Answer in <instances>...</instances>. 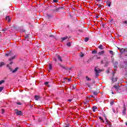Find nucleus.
Returning <instances> with one entry per match:
<instances>
[{
    "label": "nucleus",
    "instance_id": "nucleus-1",
    "mask_svg": "<svg viewBox=\"0 0 127 127\" xmlns=\"http://www.w3.org/2000/svg\"><path fill=\"white\" fill-rule=\"evenodd\" d=\"M120 89V86L119 85H114L112 87V94H114V91H118L119 89Z\"/></svg>",
    "mask_w": 127,
    "mask_h": 127
},
{
    "label": "nucleus",
    "instance_id": "nucleus-2",
    "mask_svg": "<svg viewBox=\"0 0 127 127\" xmlns=\"http://www.w3.org/2000/svg\"><path fill=\"white\" fill-rule=\"evenodd\" d=\"M94 71H95V74L96 75H98V74H99V73H100V72H101V70L99 68H97L96 67L94 69Z\"/></svg>",
    "mask_w": 127,
    "mask_h": 127
},
{
    "label": "nucleus",
    "instance_id": "nucleus-3",
    "mask_svg": "<svg viewBox=\"0 0 127 127\" xmlns=\"http://www.w3.org/2000/svg\"><path fill=\"white\" fill-rule=\"evenodd\" d=\"M16 115H18V116H22V112H21V111H17L16 112Z\"/></svg>",
    "mask_w": 127,
    "mask_h": 127
},
{
    "label": "nucleus",
    "instance_id": "nucleus-4",
    "mask_svg": "<svg viewBox=\"0 0 127 127\" xmlns=\"http://www.w3.org/2000/svg\"><path fill=\"white\" fill-rule=\"evenodd\" d=\"M104 53H105V51H101V52H99L98 53V54H99V55H103V54H104Z\"/></svg>",
    "mask_w": 127,
    "mask_h": 127
},
{
    "label": "nucleus",
    "instance_id": "nucleus-5",
    "mask_svg": "<svg viewBox=\"0 0 127 127\" xmlns=\"http://www.w3.org/2000/svg\"><path fill=\"white\" fill-rule=\"evenodd\" d=\"M40 98V97L37 95L35 96V99L36 101H38V100H39V99Z\"/></svg>",
    "mask_w": 127,
    "mask_h": 127
},
{
    "label": "nucleus",
    "instance_id": "nucleus-6",
    "mask_svg": "<svg viewBox=\"0 0 127 127\" xmlns=\"http://www.w3.org/2000/svg\"><path fill=\"white\" fill-rule=\"evenodd\" d=\"M6 20H7L8 22H10V19L9 18V16L6 17Z\"/></svg>",
    "mask_w": 127,
    "mask_h": 127
},
{
    "label": "nucleus",
    "instance_id": "nucleus-7",
    "mask_svg": "<svg viewBox=\"0 0 127 127\" xmlns=\"http://www.w3.org/2000/svg\"><path fill=\"white\" fill-rule=\"evenodd\" d=\"M5 65V63H3V62H1L0 63V67H2V66Z\"/></svg>",
    "mask_w": 127,
    "mask_h": 127
},
{
    "label": "nucleus",
    "instance_id": "nucleus-8",
    "mask_svg": "<svg viewBox=\"0 0 127 127\" xmlns=\"http://www.w3.org/2000/svg\"><path fill=\"white\" fill-rule=\"evenodd\" d=\"M98 48L99 49H101V50H103V49H104V47H103V45H100L99 47Z\"/></svg>",
    "mask_w": 127,
    "mask_h": 127
},
{
    "label": "nucleus",
    "instance_id": "nucleus-9",
    "mask_svg": "<svg viewBox=\"0 0 127 127\" xmlns=\"http://www.w3.org/2000/svg\"><path fill=\"white\" fill-rule=\"evenodd\" d=\"M57 58H58V59H59V60H60V61H62V59H61V57L57 55Z\"/></svg>",
    "mask_w": 127,
    "mask_h": 127
},
{
    "label": "nucleus",
    "instance_id": "nucleus-10",
    "mask_svg": "<svg viewBox=\"0 0 127 127\" xmlns=\"http://www.w3.org/2000/svg\"><path fill=\"white\" fill-rule=\"evenodd\" d=\"M112 80L113 82H117V81L118 80V78H112Z\"/></svg>",
    "mask_w": 127,
    "mask_h": 127
},
{
    "label": "nucleus",
    "instance_id": "nucleus-11",
    "mask_svg": "<svg viewBox=\"0 0 127 127\" xmlns=\"http://www.w3.org/2000/svg\"><path fill=\"white\" fill-rule=\"evenodd\" d=\"M97 107L94 106L92 109L93 112H96V110H97Z\"/></svg>",
    "mask_w": 127,
    "mask_h": 127
},
{
    "label": "nucleus",
    "instance_id": "nucleus-12",
    "mask_svg": "<svg viewBox=\"0 0 127 127\" xmlns=\"http://www.w3.org/2000/svg\"><path fill=\"white\" fill-rule=\"evenodd\" d=\"M18 69V67H16L15 69H14L12 71V73H15L17 71V69Z\"/></svg>",
    "mask_w": 127,
    "mask_h": 127
},
{
    "label": "nucleus",
    "instance_id": "nucleus-13",
    "mask_svg": "<svg viewBox=\"0 0 127 127\" xmlns=\"http://www.w3.org/2000/svg\"><path fill=\"white\" fill-rule=\"evenodd\" d=\"M49 70H52V65L51 64H50L49 65Z\"/></svg>",
    "mask_w": 127,
    "mask_h": 127
},
{
    "label": "nucleus",
    "instance_id": "nucleus-14",
    "mask_svg": "<svg viewBox=\"0 0 127 127\" xmlns=\"http://www.w3.org/2000/svg\"><path fill=\"white\" fill-rule=\"evenodd\" d=\"M14 58H15V56L12 57L11 59H9V61H12V60H13V59H14Z\"/></svg>",
    "mask_w": 127,
    "mask_h": 127
},
{
    "label": "nucleus",
    "instance_id": "nucleus-15",
    "mask_svg": "<svg viewBox=\"0 0 127 127\" xmlns=\"http://www.w3.org/2000/svg\"><path fill=\"white\" fill-rule=\"evenodd\" d=\"M120 52H121V53H124V52H125V49H122L120 50Z\"/></svg>",
    "mask_w": 127,
    "mask_h": 127
},
{
    "label": "nucleus",
    "instance_id": "nucleus-16",
    "mask_svg": "<svg viewBox=\"0 0 127 127\" xmlns=\"http://www.w3.org/2000/svg\"><path fill=\"white\" fill-rule=\"evenodd\" d=\"M79 56L80 57H84V54H83V53H81L79 55Z\"/></svg>",
    "mask_w": 127,
    "mask_h": 127
},
{
    "label": "nucleus",
    "instance_id": "nucleus-17",
    "mask_svg": "<svg viewBox=\"0 0 127 127\" xmlns=\"http://www.w3.org/2000/svg\"><path fill=\"white\" fill-rule=\"evenodd\" d=\"M89 41V38H85L84 39V41H85V42H87Z\"/></svg>",
    "mask_w": 127,
    "mask_h": 127
},
{
    "label": "nucleus",
    "instance_id": "nucleus-18",
    "mask_svg": "<svg viewBox=\"0 0 127 127\" xmlns=\"http://www.w3.org/2000/svg\"><path fill=\"white\" fill-rule=\"evenodd\" d=\"M67 38H68V37H64L62 38V40H63V41L64 40H66V39H67Z\"/></svg>",
    "mask_w": 127,
    "mask_h": 127
},
{
    "label": "nucleus",
    "instance_id": "nucleus-19",
    "mask_svg": "<svg viewBox=\"0 0 127 127\" xmlns=\"http://www.w3.org/2000/svg\"><path fill=\"white\" fill-rule=\"evenodd\" d=\"M109 53H110V54H111L112 55H114V52H113V51H110Z\"/></svg>",
    "mask_w": 127,
    "mask_h": 127
},
{
    "label": "nucleus",
    "instance_id": "nucleus-20",
    "mask_svg": "<svg viewBox=\"0 0 127 127\" xmlns=\"http://www.w3.org/2000/svg\"><path fill=\"white\" fill-rule=\"evenodd\" d=\"M126 111H127V110L126 109L123 110V113L124 115L126 114Z\"/></svg>",
    "mask_w": 127,
    "mask_h": 127
},
{
    "label": "nucleus",
    "instance_id": "nucleus-21",
    "mask_svg": "<svg viewBox=\"0 0 127 127\" xmlns=\"http://www.w3.org/2000/svg\"><path fill=\"white\" fill-rule=\"evenodd\" d=\"M3 90V87H0V92H1Z\"/></svg>",
    "mask_w": 127,
    "mask_h": 127
},
{
    "label": "nucleus",
    "instance_id": "nucleus-22",
    "mask_svg": "<svg viewBox=\"0 0 127 127\" xmlns=\"http://www.w3.org/2000/svg\"><path fill=\"white\" fill-rule=\"evenodd\" d=\"M92 54H95V53H97V51H93L92 52Z\"/></svg>",
    "mask_w": 127,
    "mask_h": 127
},
{
    "label": "nucleus",
    "instance_id": "nucleus-23",
    "mask_svg": "<svg viewBox=\"0 0 127 127\" xmlns=\"http://www.w3.org/2000/svg\"><path fill=\"white\" fill-rule=\"evenodd\" d=\"M2 83H4V80L0 81V85H1V84H2Z\"/></svg>",
    "mask_w": 127,
    "mask_h": 127
},
{
    "label": "nucleus",
    "instance_id": "nucleus-24",
    "mask_svg": "<svg viewBox=\"0 0 127 127\" xmlns=\"http://www.w3.org/2000/svg\"><path fill=\"white\" fill-rule=\"evenodd\" d=\"M86 80H87V81H90V80H91V79H90V78H89L88 76H87V77H86Z\"/></svg>",
    "mask_w": 127,
    "mask_h": 127
},
{
    "label": "nucleus",
    "instance_id": "nucleus-25",
    "mask_svg": "<svg viewBox=\"0 0 127 127\" xmlns=\"http://www.w3.org/2000/svg\"><path fill=\"white\" fill-rule=\"evenodd\" d=\"M67 46H71V43H68L67 44Z\"/></svg>",
    "mask_w": 127,
    "mask_h": 127
},
{
    "label": "nucleus",
    "instance_id": "nucleus-26",
    "mask_svg": "<svg viewBox=\"0 0 127 127\" xmlns=\"http://www.w3.org/2000/svg\"><path fill=\"white\" fill-rule=\"evenodd\" d=\"M53 2H58V0H53Z\"/></svg>",
    "mask_w": 127,
    "mask_h": 127
},
{
    "label": "nucleus",
    "instance_id": "nucleus-27",
    "mask_svg": "<svg viewBox=\"0 0 127 127\" xmlns=\"http://www.w3.org/2000/svg\"><path fill=\"white\" fill-rule=\"evenodd\" d=\"M86 86H87V87H90V84L87 83V84H86Z\"/></svg>",
    "mask_w": 127,
    "mask_h": 127
},
{
    "label": "nucleus",
    "instance_id": "nucleus-28",
    "mask_svg": "<svg viewBox=\"0 0 127 127\" xmlns=\"http://www.w3.org/2000/svg\"><path fill=\"white\" fill-rule=\"evenodd\" d=\"M99 120H101V121H103V118L100 117H99Z\"/></svg>",
    "mask_w": 127,
    "mask_h": 127
},
{
    "label": "nucleus",
    "instance_id": "nucleus-29",
    "mask_svg": "<svg viewBox=\"0 0 127 127\" xmlns=\"http://www.w3.org/2000/svg\"><path fill=\"white\" fill-rule=\"evenodd\" d=\"M48 82H45V85H48Z\"/></svg>",
    "mask_w": 127,
    "mask_h": 127
},
{
    "label": "nucleus",
    "instance_id": "nucleus-30",
    "mask_svg": "<svg viewBox=\"0 0 127 127\" xmlns=\"http://www.w3.org/2000/svg\"><path fill=\"white\" fill-rule=\"evenodd\" d=\"M67 81L68 82H70V81H71V79L70 78L67 79Z\"/></svg>",
    "mask_w": 127,
    "mask_h": 127
},
{
    "label": "nucleus",
    "instance_id": "nucleus-31",
    "mask_svg": "<svg viewBox=\"0 0 127 127\" xmlns=\"http://www.w3.org/2000/svg\"><path fill=\"white\" fill-rule=\"evenodd\" d=\"M67 101L68 102H72V99H69Z\"/></svg>",
    "mask_w": 127,
    "mask_h": 127
},
{
    "label": "nucleus",
    "instance_id": "nucleus-32",
    "mask_svg": "<svg viewBox=\"0 0 127 127\" xmlns=\"http://www.w3.org/2000/svg\"><path fill=\"white\" fill-rule=\"evenodd\" d=\"M17 105H21V103L20 102H17Z\"/></svg>",
    "mask_w": 127,
    "mask_h": 127
},
{
    "label": "nucleus",
    "instance_id": "nucleus-33",
    "mask_svg": "<svg viewBox=\"0 0 127 127\" xmlns=\"http://www.w3.org/2000/svg\"><path fill=\"white\" fill-rule=\"evenodd\" d=\"M1 111H2V113L3 114V113H4V110L3 109H2Z\"/></svg>",
    "mask_w": 127,
    "mask_h": 127
},
{
    "label": "nucleus",
    "instance_id": "nucleus-34",
    "mask_svg": "<svg viewBox=\"0 0 127 127\" xmlns=\"http://www.w3.org/2000/svg\"><path fill=\"white\" fill-rule=\"evenodd\" d=\"M108 6H111V3H109L108 4Z\"/></svg>",
    "mask_w": 127,
    "mask_h": 127
},
{
    "label": "nucleus",
    "instance_id": "nucleus-35",
    "mask_svg": "<svg viewBox=\"0 0 127 127\" xmlns=\"http://www.w3.org/2000/svg\"><path fill=\"white\" fill-rule=\"evenodd\" d=\"M93 94H94V95H95V96H97V93H96V92H94Z\"/></svg>",
    "mask_w": 127,
    "mask_h": 127
},
{
    "label": "nucleus",
    "instance_id": "nucleus-36",
    "mask_svg": "<svg viewBox=\"0 0 127 127\" xmlns=\"http://www.w3.org/2000/svg\"><path fill=\"white\" fill-rule=\"evenodd\" d=\"M58 10H59V9H56L55 11H58Z\"/></svg>",
    "mask_w": 127,
    "mask_h": 127
},
{
    "label": "nucleus",
    "instance_id": "nucleus-37",
    "mask_svg": "<svg viewBox=\"0 0 127 127\" xmlns=\"http://www.w3.org/2000/svg\"><path fill=\"white\" fill-rule=\"evenodd\" d=\"M9 56V54H6V56Z\"/></svg>",
    "mask_w": 127,
    "mask_h": 127
},
{
    "label": "nucleus",
    "instance_id": "nucleus-38",
    "mask_svg": "<svg viewBox=\"0 0 127 127\" xmlns=\"http://www.w3.org/2000/svg\"><path fill=\"white\" fill-rule=\"evenodd\" d=\"M124 23H127V21H124Z\"/></svg>",
    "mask_w": 127,
    "mask_h": 127
},
{
    "label": "nucleus",
    "instance_id": "nucleus-39",
    "mask_svg": "<svg viewBox=\"0 0 127 127\" xmlns=\"http://www.w3.org/2000/svg\"><path fill=\"white\" fill-rule=\"evenodd\" d=\"M9 64H7V67H9Z\"/></svg>",
    "mask_w": 127,
    "mask_h": 127
},
{
    "label": "nucleus",
    "instance_id": "nucleus-40",
    "mask_svg": "<svg viewBox=\"0 0 127 127\" xmlns=\"http://www.w3.org/2000/svg\"><path fill=\"white\" fill-rule=\"evenodd\" d=\"M10 64H12V62L10 63Z\"/></svg>",
    "mask_w": 127,
    "mask_h": 127
},
{
    "label": "nucleus",
    "instance_id": "nucleus-41",
    "mask_svg": "<svg viewBox=\"0 0 127 127\" xmlns=\"http://www.w3.org/2000/svg\"><path fill=\"white\" fill-rule=\"evenodd\" d=\"M65 127H69L68 126H65Z\"/></svg>",
    "mask_w": 127,
    "mask_h": 127
},
{
    "label": "nucleus",
    "instance_id": "nucleus-42",
    "mask_svg": "<svg viewBox=\"0 0 127 127\" xmlns=\"http://www.w3.org/2000/svg\"><path fill=\"white\" fill-rule=\"evenodd\" d=\"M97 18H99V17H98V16H97Z\"/></svg>",
    "mask_w": 127,
    "mask_h": 127
},
{
    "label": "nucleus",
    "instance_id": "nucleus-43",
    "mask_svg": "<svg viewBox=\"0 0 127 127\" xmlns=\"http://www.w3.org/2000/svg\"><path fill=\"white\" fill-rule=\"evenodd\" d=\"M65 80H67V78H65Z\"/></svg>",
    "mask_w": 127,
    "mask_h": 127
}]
</instances>
